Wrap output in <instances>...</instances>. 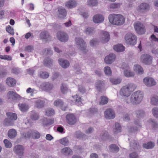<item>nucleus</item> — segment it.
Segmentation results:
<instances>
[{
	"label": "nucleus",
	"instance_id": "1",
	"mask_svg": "<svg viewBox=\"0 0 158 158\" xmlns=\"http://www.w3.org/2000/svg\"><path fill=\"white\" fill-rule=\"evenodd\" d=\"M143 98V92L140 91H137L133 93L129 98L127 99L126 102L133 105H138L141 102Z\"/></svg>",
	"mask_w": 158,
	"mask_h": 158
},
{
	"label": "nucleus",
	"instance_id": "2",
	"mask_svg": "<svg viewBox=\"0 0 158 158\" xmlns=\"http://www.w3.org/2000/svg\"><path fill=\"white\" fill-rule=\"evenodd\" d=\"M136 88V86L135 84L133 83L128 84L121 88L119 92L120 94L122 96L128 97Z\"/></svg>",
	"mask_w": 158,
	"mask_h": 158
},
{
	"label": "nucleus",
	"instance_id": "3",
	"mask_svg": "<svg viewBox=\"0 0 158 158\" xmlns=\"http://www.w3.org/2000/svg\"><path fill=\"white\" fill-rule=\"evenodd\" d=\"M108 19L110 23L116 25L123 24L125 21V18L120 14H110L109 15Z\"/></svg>",
	"mask_w": 158,
	"mask_h": 158
},
{
	"label": "nucleus",
	"instance_id": "4",
	"mask_svg": "<svg viewBox=\"0 0 158 158\" xmlns=\"http://www.w3.org/2000/svg\"><path fill=\"white\" fill-rule=\"evenodd\" d=\"M75 44L78 49L84 53L87 52L86 49V43L80 37H76L75 38Z\"/></svg>",
	"mask_w": 158,
	"mask_h": 158
},
{
	"label": "nucleus",
	"instance_id": "5",
	"mask_svg": "<svg viewBox=\"0 0 158 158\" xmlns=\"http://www.w3.org/2000/svg\"><path fill=\"white\" fill-rule=\"evenodd\" d=\"M21 135L26 139H29L31 137L35 139H39L40 136V134L37 131L35 130L30 131L27 133H22Z\"/></svg>",
	"mask_w": 158,
	"mask_h": 158
},
{
	"label": "nucleus",
	"instance_id": "6",
	"mask_svg": "<svg viewBox=\"0 0 158 158\" xmlns=\"http://www.w3.org/2000/svg\"><path fill=\"white\" fill-rule=\"evenodd\" d=\"M125 40L127 44L133 45L136 43L137 38L134 34L129 32L125 35Z\"/></svg>",
	"mask_w": 158,
	"mask_h": 158
},
{
	"label": "nucleus",
	"instance_id": "7",
	"mask_svg": "<svg viewBox=\"0 0 158 158\" xmlns=\"http://www.w3.org/2000/svg\"><path fill=\"white\" fill-rule=\"evenodd\" d=\"M121 67L123 70L124 75L127 77H133L135 75V73L131 70L128 64L123 63Z\"/></svg>",
	"mask_w": 158,
	"mask_h": 158
},
{
	"label": "nucleus",
	"instance_id": "8",
	"mask_svg": "<svg viewBox=\"0 0 158 158\" xmlns=\"http://www.w3.org/2000/svg\"><path fill=\"white\" fill-rule=\"evenodd\" d=\"M7 118L5 119V121L7 125H11L12 124V121L16 120L17 115L15 113L8 112L6 114Z\"/></svg>",
	"mask_w": 158,
	"mask_h": 158
},
{
	"label": "nucleus",
	"instance_id": "9",
	"mask_svg": "<svg viewBox=\"0 0 158 158\" xmlns=\"http://www.w3.org/2000/svg\"><path fill=\"white\" fill-rule=\"evenodd\" d=\"M31 101L35 103V106L39 108L43 107L45 103V99L42 98H33L31 99Z\"/></svg>",
	"mask_w": 158,
	"mask_h": 158
},
{
	"label": "nucleus",
	"instance_id": "10",
	"mask_svg": "<svg viewBox=\"0 0 158 158\" xmlns=\"http://www.w3.org/2000/svg\"><path fill=\"white\" fill-rule=\"evenodd\" d=\"M140 61L146 65H150L152 63V58L150 55L144 54L141 55L140 58Z\"/></svg>",
	"mask_w": 158,
	"mask_h": 158
},
{
	"label": "nucleus",
	"instance_id": "11",
	"mask_svg": "<svg viewBox=\"0 0 158 158\" xmlns=\"http://www.w3.org/2000/svg\"><path fill=\"white\" fill-rule=\"evenodd\" d=\"M134 27L136 32L139 34L144 33L145 31L144 25L139 22H135L134 23Z\"/></svg>",
	"mask_w": 158,
	"mask_h": 158
},
{
	"label": "nucleus",
	"instance_id": "12",
	"mask_svg": "<svg viewBox=\"0 0 158 158\" xmlns=\"http://www.w3.org/2000/svg\"><path fill=\"white\" fill-rule=\"evenodd\" d=\"M144 84L147 87H151L155 86L157 84L156 81L153 78L150 77H147L143 80Z\"/></svg>",
	"mask_w": 158,
	"mask_h": 158
},
{
	"label": "nucleus",
	"instance_id": "13",
	"mask_svg": "<svg viewBox=\"0 0 158 158\" xmlns=\"http://www.w3.org/2000/svg\"><path fill=\"white\" fill-rule=\"evenodd\" d=\"M7 97L9 99L13 101L19 100L23 98L17 93L16 92L11 91L8 92L7 94Z\"/></svg>",
	"mask_w": 158,
	"mask_h": 158
},
{
	"label": "nucleus",
	"instance_id": "14",
	"mask_svg": "<svg viewBox=\"0 0 158 158\" xmlns=\"http://www.w3.org/2000/svg\"><path fill=\"white\" fill-rule=\"evenodd\" d=\"M150 6L146 3H142L140 4L137 8V10L140 13H145L149 10Z\"/></svg>",
	"mask_w": 158,
	"mask_h": 158
},
{
	"label": "nucleus",
	"instance_id": "15",
	"mask_svg": "<svg viewBox=\"0 0 158 158\" xmlns=\"http://www.w3.org/2000/svg\"><path fill=\"white\" fill-rule=\"evenodd\" d=\"M105 117L108 119H113L115 117V114L114 110L111 108L107 109L104 112Z\"/></svg>",
	"mask_w": 158,
	"mask_h": 158
},
{
	"label": "nucleus",
	"instance_id": "16",
	"mask_svg": "<svg viewBox=\"0 0 158 158\" xmlns=\"http://www.w3.org/2000/svg\"><path fill=\"white\" fill-rule=\"evenodd\" d=\"M101 41L103 43L108 42L110 39V35L108 32L105 31H102L100 33Z\"/></svg>",
	"mask_w": 158,
	"mask_h": 158
},
{
	"label": "nucleus",
	"instance_id": "17",
	"mask_svg": "<svg viewBox=\"0 0 158 158\" xmlns=\"http://www.w3.org/2000/svg\"><path fill=\"white\" fill-rule=\"evenodd\" d=\"M57 37L60 41L64 42L67 41L69 39L68 35L66 33L63 32H58Z\"/></svg>",
	"mask_w": 158,
	"mask_h": 158
},
{
	"label": "nucleus",
	"instance_id": "18",
	"mask_svg": "<svg viewBox=\"0 0 158 158\" xmlns=\"http://www.w3.org/2000/svg\"><path fill=\"white\" fill-rule=\"evenodd\" d=\"M24 150L23 146L20 145H16L13 148L14 152L19 156H22L23 155Z\"/></svg>",
	"mask_w": 158,
	"mask_h": 158
},
{
	"label": "nucleus",
	"instance_id": "19",
	"mask_svg": "<svg viewBox=\"0 0 158 158\" xmlns=\"http://www.w3.org/2000/svg\"><path fill=\"white\" fill-rule=\"evenodd\" d=\"M54 105L57 107H60L64 111L66 110L67 108V105L64 104L63 102L60 99H58L54 101Z\"/></svg>",
	"mask_w": 158,
	"mask_h": 158
},
{
	"label": "nucleus",
	"instance_id": "20",
	"mask_svg": "<svg viewBox=\"0 0 158 158\" xmlns=\"http://www.w3.org/2000/svg\"><path fill=\"white\" fill-rule=\"evenodd\" d=\"M116 56L113 53L110 54L109 55L106 56L105 58V62L108 64H110L113 62L115 59Z\"/></svg>",
	"mask_w": 158,
	"mask_h": 158
},
{
	"label": "nucleus",
	"instance_id": "21",
	"mask_svg": "<svg viewBox=\"0 0 158 158\" xmlns=\"http://www.w3.org/2000/svg\"><path fill=\"white\" fill-rule=\"evenodd\" d=\"M104 20V17L100 14H98L94 15L93 18V21L95 23H101Z\"/></svg>",
	"mask_w": 158,
	"mask_h": 158
},
{
	"label": "nucleus",
	"instance_id": "22",
	"mask_svg": "<svg viewBox=\"0 0 158 158\" xmlns=\"http://www.w3.org/2000/svg\"><path fill=\"white\" fill-rule=\"evenodd\" d=\"M67 121L69 124H73L76 121V119L75 116L72 114H69L66 116Z\"/></svg>",
	"mask_w": 158,
	"mask_h": 158
},
{
	"label": "nucleus",
	"instance_id": "23",
	"mask_svg": "<svg viewBox=\"0 0 158 158\" xmlns=\"http://www.w3.org/2000/svg\"><path fill=\"white\" fill-rule=\"evenodd\" d=\"M40 87L45 90L49 91L53 88V86L48 82H43L41 84Z\"/></svg>",
	"mask_w": 158,
	"mask_h": 158
},
{
	"label": "nucleus",
	"instance_id": "24",
	"mask_svg": "<svg viewBox=\"0 0 158 158\" xmlns=\"http://www.w3.org/2000/svg\"><path fill=\"white\" fill-rule=\"evenodd\" d=\"M134 71L139 74H142L144 73V70L142 67L140 65L135 64L134 65L133 67Z\"/></svg>",
	"mask_w": 158,
	"mask_h": 158
},
{
	"label": "nucleus",
	"instance_id": "25",
	"mask_svg": "<svg viewBox=\"0 0 158 158\" xmlns=\"http://www.w3.org/2000/svg\"><path fill=\"white\" fill-rule=\"evenodd\" d=\"M58 62L60 65L64 68H66L69 65V63L68 61L62 59H59Z\"/></svg>",
	"mask_w": 158,
	"mask_h": 158
},
{
	"label": "nucleus",
	"instance_id": "26",
	"mask_svg": "<svg viewBox=\"0 0 158 158\" xmlns=\"http://www.w3.org/2000/svg\"><path fill=\"white\" fill-rule=\"evenodd\" d=\"M40 38L45 41H48L50 39V36L48 33L46 31L41 32L40 34Z\"/></svg>",
	"mask_w": 158,
	"mask_h": 158
},
{
	"label": "nucleus",
	"instance_id": "27",
	"mask_svg": "<svg viewBox=\"0 0 158 158\" xmlns=\"http://www.w3.org/2000/svg\"><path fill=\"white\" fill-rule=\"evenodd\" d=\"M18 106L20 110L22 112H26L29 108V106L26 103H19L18 104Z\"/></svg>",
	"mask_w": 158,
	"mask_h": 158
},
{
	"label": "nucleus",
	"instance_id": "28",
	"mask_svg": "<svg viewBox=\"0 0 158 158\" xmlns=\"http://www.w3.org/2000/svg\"><path fill=\"white\" fill-rule=\"evenodd\" d=\"M66 7L69 8H72L75 7L77 5L76 2L74 0H69L65 3Z\"/></svg>",
	"mask_w": 158,
	"mask_h": 158
},
{
	"label": "nucleus",
	"instance_id": "29",
	"mask_svg": "<svg viewBox=\"0 0 158 158\" xmlns=\"http://www.w3.org/2000/svg\"><path fill=\"white\" fill-rule=\"evenodd\" d=\"M61 153L65 156H68L71 155L73 152L72 150L69 148L65 147L61 150Z\"/></svg>",
	"mask_w": 158,
	"mask_h": 158
},
{
	"label": "nucleus",
	"instance_id": "30",
	"mask_svg": "<svg viewBox=\"0 0 158 158\" xmlns=\"http://www.w3.org/2000/svg\"><path fill=\"white\" fill-rule=\"evenodd\" d=\"M147 125H151L154 129L158 128V123L155 120L150 119L148 120L146 123Z\"/></svg>",
	"mask_w": 158,
	"mask_h": 158
},
{
	"label": "nucleus",
	"instance_id": "31",
	"mask_svg": "<svg viewBox=\"0 0 158 158\" xmlns=\"http://www.w3.org/2000/svg\"><path fill=\"white\" fill-rule=\"evenodd\" d=\"M113 49L118 52H123L125 50L124 47L121 44L115 45L113 47Z\"/></svg>",
	"mask_w": 158,
	"mask_h": 158
},
{
	"label": "nucleus",
	"instance_id": "32",
	"mask_svg": "<svg viewBox=\"0 0 158 158\" xmlns=\"http://www.w3.org/2000/svg\"><path fill=\"white\" fill-rule=\"evenodd\" d=\"M54 123V120L52 119L44 118L42 120V123L45 126L51 125Z\"/></svg>",
	"mask_w": 158,
	"mask_h": 158
},
{
	"label": "nucleus",
	"instance_id": "33",
	"mask_svg": "<svg viewBox=\"0 0 158 158\" xmlns=\"http://www.w3.org/2000/svg\"><path fill=\"white\" fill-rule=\"evenodd\" d=\"M59 17L60 18H64L66 16V11L65 9L60 7L58 9Z\"/></svg>",
	"mask_w": 158,
	"mask_h": 158
},
{
	"label": "nucleus",
	"instance_id": "34",
	"mask_svg": "<svg viewBox=\"0 0 158 158\" xmlns=\"http://www.w3.org/2000/svg\"><path fill=\"white\" fill-rule=\"evenodd\" d=\"M6 83L10 86H14L16 84V81L13 78L9 77L7 79Z\"/></svg>",
	"mask_w": 158,
	"mask_h": 158
},
{
	"label": "nucleus",
	"instance_id": "35",
	"mask_svg": "<svg viewBox=\"0 0 158 158\" xmlns=\"http://www.w3.org/2000/svg\"><path fill=\"white\" fill-rule=\"evenodd\" d=\"M71 99L73 100L76 104L77 105H81L82 104L81 98L78 95H77L72 97Z\"/></svg>",
	"mask_w": 158,
	"mask_h": 158
},
{
	"label": "nucleus",
	"instance_id": "36",
	"mask_svg": "<svg viewBox=\"0 0 158 158\" xmlns=\"http://www.w3.org/2000/svg\"><path fill=\"white\" fill-rule=\"evenodd\" d=\"M8 135L10 138L11 139L13 138L17 135V132L14 129H10L8 131Z\"/></svg>",
	"mask_w": 158,
	"mask_h": 158
},
{
	"label": "nucleus",
	"instance_id": "37",
	"mask_svg": "<svg viewBox=\"0 0 158 158\" xmlns=\"http://www.w3.org/2000/svg\"><path fill=\"white\" fill-rule=\"evenodd\" d=\"M150 102L152 105L158 106V96H153L151 97Z\"/></svg>",
	"mask_w": 158,
	"mask_h": 158
},
{
	"label": "nucleus",
	"instance_id": "38",
	"mask_svg": "<svg viewBox=\"0 0 158 158\" xmlns=\"http://www.w3.org/2000/svg\"><path fill=\"white\" fill-rule=\"evenodd\" d=\"M110 82L113 85H117L120 84L121 81V78H111L110 79Z\"/></svg>",
	"mask_w": 158,
	"mask_h": 158
},
{
	"label": "nucleus",
	"instance_id": "39",
	"mask_svg": "<svg viewBox=\"0 0 158 158\" xmlns=\"http://www.w3.org/2000/svg\"><path fill=\"white\" fill-rule=\"evenodd\" d=\"M143 146L144 148L146 149H152L154 147L155 143L153 142H150L147 143L143 144Z\"/></svg>",
	"mask_w": 158,
	"mask_h": 158
},
{
	"label": "nucleus",
	"instance_id": "40",
	"mask_svg": "<svg viewBox=\"0 0 158 158\" xmlns=\"http://www.w3.org/2000/svg\"><path fill=\"white\" fill-rule=\"evenodd\" d=\"M110 150L112 152H117L119 150L118 147L115 144H112L109 146Z\"/></svg>",
	"mask_w": 158,
	"mask_h": 158
},
{
	"label": "nucleus",
	"instance_id": "41",
	"mask_svg": "<svg viewBox=\"0 0 158 158\" xmlns=\"http://www.w3.org/2000/svg\"><path fill=\"white\" fill-rule=\"evenodd\" d=\"M60 90L63 94L66 93L68 91L67 85L65 84H62L60 86Z\"/></svg>",
	"mask_w": 158,
	"mask_h": 158
},
{
	"label": "nucleus",
	"instance_id": "42",
	"mask_svg": "<svg viewBox=\"0 0 158 158\" xmlns=\"http://www.w3.org/2000/svg\"><path fill=\"white\" fill-rule=\"evenodd\" d=\"M98 4L97 0H88L87 2V4L90 6H96Z\"/></svg>",
	"mask_w": 158,
	"mask_h": 158
},
{
	"label": "nucleus",
	"instance_id": "43",
	"mask_svg": "<svg viewBox=\"0 0 158 158\" xmlns=\"http://www.w3.org/2000/svg\"><path fill=\"white\" fill-rule=\"evenodd\" d=\"M26 92L27 94L30 93L31 96H33L34 94L37 93V90L34 89H31L29 87L27 89Z\"/></svg>",
	"mask_w": 158,
	"mask_h": 158
},
{
	"label": "nucleus",
	"instance_id": "44",
	"mask_svg": "<svg viewBox=\"0 0 158 158\" xmlns=\"http://www.w3.org/2000/svg\"><path fill=\"white\" fill-rule=\"evenodd\" d=\"M121 127L120 125L118 123L115 124L114 127V132L115 134H117L120 132L121 131Z\"/></svg>",
	"mask_w": 158,
	"mask_h": 158
},
{
	"label": "nucleus",
	"instance_id": "45",
	"mask_svg": "<svg viewBox=\"0 0 158 158\" xmlns=\"http://www.w3.org/2000/svg\"><path fill=\"white\" fill-rule=\"evenodd\" d=\"M46 114L48 116L54 115L55 112L53 109L51 108H48L45 110Z\"/></svg>",
	"mask_w": 158,
	"mask_h": 158
},
{
	"label": "nucleus",
	"instance_id": "46",
	"mask_svg": "<svg viewBox=\"0 0 158 158\" xmlns=\"http://www.w3.org/2000/svg\"><path fill=\"white\" fill-rule=\"evenodd\" d=\"M59 142L61 144L64 146L68 145L69 143V140L67 137H64L60 139Z\"/></svg>",
	"mask_w": 158,
	"mask_h": 158
},
{
	"label": "nucleus",
	"instance_id": "47",
	"mask_svg": "<svg viewBox=\"0 0 158 158\" xmlns=\"http://www.w3.org/2000/svg\"><path fill=\"white\" fill-rule=\"evenodd\" d=\"M85 33L88 35H92L95 32L94 28L93 27H88L86 28Z\"/></svg>",
	"mask_w": 158,
	"mask_h": 158
},
{
	"label": "nucleus",
	"instance_id": "48",
	"mask_svg": "<svg viewBox=\"0 0 158 158\" xmlns=\"http://www.w3.org/2000/svg\"><path fill=\"white\" fill-rule=\"evenodd\" d=\"M101 100L99 102V104L103 105L107 104L108 101V98L105 96H102L101 97Z\"/></svg>",
	"mask_w": 158,
	"mask_h": 158
},
{
	"label": "nucleus",
	"instance_id": "49",
	"mask_svg": "<svg viewBox=\"0 0 158 158\" xmlns=\"http://www.w3.org/2000/svg\"><path fill=\"white\" fill-rule=\"evenodd\" d=\"M104 71L106 75L108 76H110L112 74V71L110 67H105L104 69Z\"/></svg>",
	"mask_w": 158,
	"mask_h": 158
},
{
	"label": "nucleus",
	"instance_id": "50",
	"mask_svg": "<svg viewBox=\"0 0 158 158\" xmlns=\"http://www.w3.org/2000/svg\"><path fill=\"white\" fill-rule=\"evenodd\" d=\"M39 75L40 77L44 79L47 78L49 76L48 73L46 72H40L39 73Z\"/></svg>",
	"mask_w": 158,
	"mask_h": 158
},
{
	"label": "nucleus",
	"instance_id": "51",
	"mask_svg": "<svg viewBox=\"0 0 158 158\" xmlns=\"http://www.w3.org/2000/svg\"><path fill=\"white\" fill-rule=\"evenodd\" d=\"M6 30L7 32L11 35H13L14 34V29L13 27L10 26H7L6 28Z\"/></svg>",
	"mask_w": 158,
	"mask_h": 158
},
{
	"label": "nucleus",
	"instance_id": "52",
	"mask_svg": "<svg viewBox=\"0 0 158 158\" xmlns=\"http://www.w3.org/2000/svg\"><path fill=\"white\" fill-rule=\"evenodd\" d=\"M104 84L103 81L101 80L98 81L95 84V86L97 88H100L104 86Z\"/></svg>",
	"mask_w": 158,
	"mask_h": 158
},
{
	"label": "nucleus",
	"instance_id": "53",
	"mask_svg": "<svg viewBox=\"0 0 158 158\" xmlns=\"http://www.w3.org/2000/svg\"><path fill=\"white\" fill-rule=\"evenodd\" d=\"M52 60L49 58H47L44 60V64L47 66H50L52 64Z\"/></svg>",
	"mask_w": 158,
	"mask_h": 158
},
{
	"label": "nucleus",
	"instance_id": "54",
	"mask_svg": "<svg viewBox=\"0 0 158 158\" xmlns=\"http://www.w3.org/2000/svg\"><path fill=\"white\" fill-rule=\"evenodd\" d=\"M135 113L137 117L138 118H142L144 115V111L141 110H139L136 111Z\"/></svg>",
	"mask_w": 158,
	"mask_h": 158
},
{
	"label": "nucleus",
	"instance_id": "55",
	"mask_svg": "<svg viewBox=\"0 0 158 158\" xmlns=\"http://www.w3.org/2000/svg\"><path fill=\"white\" fill-rule=\"evenodd\" d=\"M39 118V116L38 113L34 112L31 113V118L33 120H37Z\"/></svg>",
	"mask_w": 158,
	"mask_h": 158
},
{
	"label": "nucleus",
	"instance_id": "56",
	"mask_svg": "<svg viewBox=\"0 0 158 158\" xmlns=\"http://www.w3.org/2000/svg\"><path fill=\"white\" fill-rule=\"evenodd\" d=\"M152 113L153 116L156 118H158V108L155 107L152 110Z\"/></svg>",
	"mask_w": 158,
	"mask_h": 158
},
{
	"label": "nucleus",
	"instance_id": "57",
	"mask_svg": "<svg viewBox=\"0 0 158 158\" xmlns=\"http://www.w3.org/2000/svg\"><path fill=\"white\" fill-rule=\"evenodd\" d=\"M0 58L3 60H12L11 57L10 56L8 55H0Z\"/></svg>",
	"mask_w": 158,
	"mask_h": 158
},
{
	"label": "nucleus",
	"instance_id": "58",
	"mask_svg": "<svg viewBox=\"0 0 158 158\" xmlns=\"http://www.w3.org/2000/svg\"><path fill=\"white\" fill-rule=\"evenodd\" d=\"M5 147L7 148H10L12 147V144L7 139H5L3 141Z\"/></svg>",
	"mask_w": 158,
	"mask_h": 158
},
{
	"label": "nucleus",
	"instance_id": "59",
	"mask_svg": "<svg viewBox=\"0 0 158 158\" xmlns=\"http://www.w3.org/2000/svg\"><path fill=\"white\" fill-rule=\"evenodd\" d=\"M120 4L119 3H112L110 5L109 8L110 9H114L118 8Z\"/></svg>",
	"mask_w": 158,
	"mask_h": 158
},
{
	"label": "nucleus",
	"instance_id": "60",
	"mask_svg": "<svg viewBox=\"0 0 158 158\" xmlns=\"http://www.w3.org/2000/svg\"><path fill=\"white\" fill-rule=\"evenodd\" d=\"M130 146L131 148H133L135 149L136 148H138L139 145L137 144L136 141H133L130 143Z\"/></svg>",
	"mask_w": 158,
	"mask_h": 158
},
{
	"label": "nucleus",
	"instance_id": "61",
	"mask_svg": "<svg viewBox=\"0 0 158 158\" xmlns=\"http://www.w3.org/2000/svg\"><path fill=\"white\" fill-rule=\"evenodd\" d=\"M44 54H47V55H51L52 54L53 52L49 48H47V49H44Z\"/></svg>",
	"mask_w": 158,
	"mask_h": 158
},
{
	"label": "nucleus",
	"instance_id": "62",
	"mask_svg": "<svg viewBox=\"0 0 158 158\" xmlns=\"http://www.w3.org/2000/svg\"><path fill=\"white\" fill-rule=\"evenodd\" d=\"M108 135L107 132L106 131L104 133H102L101 135V138L102 140H105L107 138Z\"/></svg>",
	"mask_w": 158,
	"mask_h": 158
},
{
	"label": "nucleus",
	"instance_id": "63",
	"mask_svg": "<svg viewBox=\"0 0 158 158\" xmlns=\"http://www.w3.org/2000/svg\"><path fill=\"white\" fill-rule=\"evenodd\" d=\"M89 43L91 46H94L97 44L98 41L96 39H94L91 40Z\"/></svg>",
	"mask_w": 158,
	"mask_h": 158
},
{
	"label": "nucleus",
	"instance_id": "64",
	"mask_svg": "<svg viewBox=\"0 0 158 158\" xmlns=\"http://www.w3.org/2000/svg\"><path fill=\"white\" fill-rule=\"evenodd\" d=\"M33 50V47L32 46H28L25 47V50L27 52H31Z\"/></svg>",
	"mask_w": 158,
	"mask_h": 158
}]
</instances>
